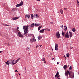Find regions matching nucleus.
<instances>
[{"label":"nucleus","instance_id":"f257e3e1","mask_svg":"<svg viewBox=\"0 0 79 79\" xmlns=\"http://www.w3.org/2000/svg\"><path fill=\"white\" fill-rule=\"evenodd\" d=\"M29 25H27V26H24L23 27V29H24V33L25 34H26L27 33H28V29Z\"/></svg>","mask_w":79,"mask_h":79},{"label":"nucleus","instance_id":"f03ea898","mask_svg":"<svg viewBox=\"0 0 79 79\" xmlns=\"http://www.w3.org/2000/svg\"><path fill=\"white\" fill-rule=\"evenodd\" d=\"M23 5V2L21 1L20 3L17 4L16 6V7H19L21 6H22Z\"/></svg>","mask_w":79,"mask_h":79},{"label":"nucleus","instance_id":"7ed1b4c3","mask_svg":"<svg viewBox=\"0 0 79 79\" xmlns=\"http://www.w3.org/2000/svg\"><path fill=\"white\" fill-rule=\"evenodd\" d=\"M18 31H19V32H18V35L19 36V37H22V38L23 37V35L21 34V32H20V31L19 30H18Z\"/></svg>","mask_w":79,"mask_h":79},{"label":"nucleus","instance_id":"20e7f679","mask_svg":"<svg viewBox=\"0 0 79 79\" xmlns=\"http://www.w3.org/2000/svg\"><path fill=\"white\" fill-rule=\"evenodd\" d=\"M69 71L68 70H67L66 72H65V75L67 77V79L68 78V76L69 75Z\"/></svg>","mask_w":79,"mask_h":79},{"label":"nucleus","instance_id":"39448f33","mask_svg":"<svg viewBox=\"0 0 79 79\" xmlns=\"http://www.w3.org/2000/svg\"><path fill=\"white\" fill-rule=\"evenodd\" d=\"M56 36L57 38H60V37H61L59 32H58L56 33Z\"/></svg>","mask_w":79,"mask_h":79},{"label":"nucleus","instance_id":"423d86ee","mask_svg":"<svg viewBox=\"0 0 79 79\" xmlns=\"http://www.w3.org/2000/svg\"><path fill=\"white\" fill-rule=\"evenodd\" d=\"M65 38H67V39H69V34L67 32L66 33V34L64 36Z\"/></svg>","mask_w":79,"mask_h":79},{"label":"nucleus","instance_id":"0eeeda50","mask_svg":"<svg viewBox=\"0 0 79 79\" xmlns=\"http://www.w3.org/2000/svg\"><path fill=\"white\" fill-rule=\"evenodd\" d=\"M32 35V34H27L25 35V36H26V37H31Z\"/></svg>","mask_w":79,"mask_h":79},{"label":"nucleus","instance_id":"6e6552de","mask_svg":"<svg viewBox=\"0 0 79 79\" xmlns=\"http://www.w3.org/2000/svg\"><path fill=\"white\" fill-rule=\"evenodd\" d=\"M69 36L70 37H71L72 36H73V33L71 31H69Z\"/></svg>","mask_w":79,"mask_h":79},{"label":"nucleus","instance_id":"1a4fd4ad","mask_svg":"<svg viewBox=\"0 0 79 79\" xmlns=\"http://www.w3.org/2000/svg\"><path fill=\"white\" fill-rule=\"evenodd\" d=\"M69 77L70 78H74V76L71 75V74H70V72L69 73Z\"/></svg>","mask_w":79,"mask_h":79},{"label":"nucleus","instance_id":"9d476101","mask_svg":"<svg viewBox=\"0 0 79 79\" xmlns=\"http://www.w3.org/2000/svg\"><path fill=\"white\" fill-rule=\"evenodd\" d=\"M12 66H13L14 65V64H16V62H15V60H12Z\"/></svg>","mask_w":79,"mask_h":79},{"label":"nucleus","instance_id":"9b49d317","mask_svg":"<svg viewBox=\"0 0 79 79\" xmlns=\"http://www.w3.org/2000/svg\"><path fill=\"white\" fill-rule=\"evenodd\" d=\"M18 18H18V17H15V18H12V20H16V19H18Z\"/></svg>","mask_w":79,"mask_h":79},{"label":"nucleus","instance_id":"f8f14e48","mask_svg":"<svg viewBox=\"0 0 79 79\" xmlns=\"http://www.w3.org/2000/svg\"><path fill=\"white\" fill-rule=\"evenodd\" d=\"M35 26L36 27H37V26H40V23H35Z\"/></svg>","mask_w":79,"mask_h":79},{"label":"nucleus","instance_id":"ddd939ff","mask_svg":"<svg viewBox=\"0 0 79 79\" xmlns=\"http://www.w3.org/2000/svg\"><path fill=\"white\" fill-rule=\"evenodd\" d=\"M44 32V29H43L40 31V33H43Z\"/></svg>","mask_w":79,"mask_h":79},{"label":"nucleus","instance_id":"4468645a","mask_svg":"<svg viewBox=\"0 0 79 79\" xmlns=\"http://www.w3.org/2000/svg\"><path fill=\"white\" fill-rule=\"evenodd\" d=\"M62 36H63V37H64V36L65 35V32H63V31H62Z\"/></svg>","mask_w":79,"mask_h":79},{"label":"nucleus","instance_id":"2eb2a0df","mask_svg":"<svg viewBox=\"0 0 79 79\" xmlns=\"http://www.w3.org/2000/svg\"><path fill=\"white\" fill-rule=\"evenodd\" d=\"M25 16H26V18L27 17L28 19L29 18H30V15H25Z\"/></svg>","mask_w":79,"mask_h":79},{"label":"nucleus","instance_id":"dca6fc26","mask_svg":"<svg viewBox=\"0 0 79 79\" xmlns=\"http://www.w3.org/2000/svg\"><path fill=\"white\" fill-rule=\"evenodd\" d=\"M32 42H35L36 41V40L35 38H33V40H31Z\"/></svg>","mask_w":79,"mask_h":79},{"label":"nucleus","instance_id":"f3484780","mask_svg":"<svg viewBox=\"0 0 79 79\" xmlns=\"http://www.w3.org/2000/svg\"><path fill=\"white\" fill-rule=\"evenodd\" d=\"M60 13H61V14H62V15H63V10L60 9Z\"/></svg>","mask_w":79,"mask_h":79},{"label":"nucleus","instance_id":"a211bd4d","mask_svg":"<svg viewBox=\"0 0 79 79\" xmlns=\"http://www.w3.org/2000/svg\"><path fill=\"white\" fill-rule=\"evenodd\" d=\"M31 19H34V18H33V17H34V15H33V14H32L31 15Z\"/></svg>","mask_w":79,"mask_h":79},{"label":"nucleus","instance_id":"6ab92c4d","mask_svg":"<svg viewBox=\"0 0 79 79\" xmlns=\"http://www.w3.org/2000/svg\"><path fill=\"white\" fill-rule=\"evenodd\" d=\"M26 50H27V51H29L30 50V48H26Z\"/></svg>","mask_w":79,"mask_h":79},{"label":"nucleus","instance_id":"aec40b11","mask_svg":"<svg viewBox=\"0 0 79 79\" xmlns=\"http://www.w3.org/2000/svg\"><path fill=\"white\" fill-rule=\"evenodd\" d=\"M9 64H12V60H10L9 62Z\"/></svg>","mask_w":79,"mask_h":79},{"label":"nucleus","instance_id":"412c9836","mask_svg":"<svg viewBox=\"0 0 79 79\" xmlns=\"http://www.w3.org/2000/svg\"><path fill=\"white\" fill-rule=\"evenodd\" d=\"M67 68V65H64V69H66Z\"/></svg>","mask_w":79,"mask_h":79},{"label":"nucleus","instance_id":"4be33fe9","mask_svg":"<svg viewBox=\"0 0 79 79\" xmlns=\"http://www.w3.org/2000/svg\"><path fill=\"white\" fill-rule=\"evenodd\" d=\"M72 31H73V32H75V31H76V29H75V28H73Z\"/></svg>","mask_w":79,"mask_h":79},{"label":"nucleus","instance_id":"5701e85b","mask_svg":"<svg viewBox=\"0 0 79 79\" xmlns=\"http://www.w3.org/2000/svg\"><path fill=\"white\" fill-rule=\"evenodd\" d=\"M9 60H8L6 62H5V63L6 64H7L8 65H9Z\"/></svg>","mask_w":79,"mask_h":79},{"label":"nucleus","instance_id":"b1692460","mask_svg":"<svg viewBox=\"0 0 79 79\" xmlns=\"http://www.w3.org/2000/svg\"><path fill=\"white\" fill-rule=\"evenodd\" d=\"M42 39V37L41 36H39L38 37V39L39 40H40V39Z\"/></svg>","mask_w":79,"mask_h":79},{"label":"nucleus","instance_id":"393cba45","mask_svg":"<svg viewBox=\"0 0 79 79\" xmlns=\"http://www.w3.org/2000/svg\"><path fill=\"white\" fill-rule=\"evenodd\" d=\"M19 60H20V58H18L15 61V63H17V62H18V61H19Z\"/></svg>","mask_w":79,"mask_h":79},{"label":"nucleus","instance_id":"a878e982","mask_svg":"<svg viewBox=\"0 0 79 79\" xmlns=\"http://www.w3.org/2000/svg\"><path fill=\"white\" fill-rule=\"evenodd\" d=\"M58 47V44H55V48Z\"/></svg>","mask_w":79,"mask_h":79},{"label":"nucleus","instance_id":"bb28decb","mask_svg":"<svg viewBox=\"0 0 79 79\" xmlns=\"http://www.w3.org/2000/svg\"><path fill=\"white\" fill-rule=\"evenodd\" d=\"M31 27H34V23L31 24L30 26Z\"/></svg>","mask_w":79,"mask_h":79},{"label":"nucleus","instance_id":"cd10ccee","mask_svg":"<svg viewBox=\"0 0 79 79\" xmlns=\"http://www.w3.org/2000/svg\"><path fill=\"white\" fill-rule=\"evenodd\" d=\"M66 56L67 57H69V53H68L66 54Z\"/></svg>","mask_w":79,"mask_h":79},{"label":"nucleus","instance_id":"c85d7f7f","mask_svg":"<svg viewBox=\"0 0 79 79\" xmlns=\"http://www.w3.org/2000/svg\"><path fill=\"white\" fill-rule=\"evenodd\" d=\"M55 50H58V47L55 48Z\"/></svg>","mask_w":79,"mask_h":79},{"label":"nucleus","instance_id":"c756f323","mask_svg":"<svg viewBox=\"0 0 79 79\" xmlns=\"http://www.w3.org/2000/svg\"><path fill=\"white\" fill-rule=\"evenodd\" d=\"M35 16H36V18H38V17H39V16L38 15H37V14H36L35 15Z\"/></svg>","mask_w":79,"mask_h":79},{"label":"nucleus","instance_id":"7c9ffc66","mask_svg":"<svg viewBox=\"0 0 79 79\" xmlns=\"http://www.w3.org/2000/svg\"><path fill=\"white\" fill-rule=\"evenodd\" d=\"M58 74H59V73L58 72H57L56 74V75L57 76H58Z\"/></svg>","mask_w":79,"mask_h":79},{"label":"nucleus","instance_id":"2f4dec72","mask_svg":"<svg viewBox=\"0 0 79 79\" xmlns=\"http://www.w3.org/2000/svg\"><path fill=\"white\" fill-rule=\"evenodd\" d=\"M64 9L66 10V11H67V10H68V8H64Z\"/></svg>","mask_w":79,"mask_h":79},{"label":"nucleus","instance_id":"473e14b6","mask_svg":"<svg viewBox=\"0 0 79 79\" xmlns=\"http://www.w3.org/2000/svg\"><path fill=\"white\" fill-rule=\"evenodd\" d=\"M42 61H45V58H43L42 59Z\"/></svg>","mask_w":79,"mask_h":79},{"label":"nucleus","instance_id":"72a5a7b5","mask_svg":"<svg viewBox=\"0 0 79 79\" xmlns=\"http://www.w3.org/2000/svg\"><path fill=\"white\" fill-rule=\"evenodd\" d=\"M32 37H33V39L35 38V37H34V35H33V34H32Z\"/></svg>","mask_w":79,"mask_h":79},{"label":"nucleus","instance_id":"f704fd0d","mask_svg":"<svg viewBox=\"0 0 79 79\" xmlns=\"http://www.w3.org/2000/svg\"><path fill=\"white\" fill-rule=\"evenodd\" d=\"M39 27L40 29V28L42 27V25L40 26Z\"/></svg>","mask_w":79,"mask_h":79},{"label":"nucleus","instance_id":"c9c22d12","mask_svg":"<svg viewBox=\"0 0 79 79\" xmlns=\"http://www.w3.org/2000/svg\"><path fill=\"white\" fill-rule=\"evenodd\" d=\"M69 69H70V70L72 69V67H71V66H70V67L69 68Z\"/></svg>","mask_w":79,"mask_h":79},{"label":"nucleus","instance_id":"e433bc0d","mask_svg":"<svg viewBox=\"0 0 79 79\" xmlns=\"http://www.w3.org/2000/svg\"><path fill=\"white\" fill-rule=\"evenodd\" d=\"M38 30L39 31V30H40V28L38 27Z\"/></svg>","mask_w":79,"mask_h":79},{"label":"nucleus","instance_id":"4c0bfd02","mask_svg":"<svg viewBox=\"0 0 79 79\" xmlns=\"http://www.w3.org/2000/svg\"><path fill=\"white\" fill-rule=\"evenodd\" d=\"M40 46H38V45H37L36 47V48H37V47H39Z\"/></svg>","mask_w":79,"mask_h":79},{"label":"nucleus","instance_id":"58836bf2","mask_svg":"<svg viewBox=\"0 0 79 79\" xmlns=\"http://www.w3.org/2000/svg\"><path fill=\"white\" fill-rule=\"evenodd\" d=\"M58 77H60V75H59L57 77V78H58Z\"/></svg>","mask_w":79,"mask_h":79},{"label":"nucleus","instance_id":"ea45409f","mask_svg":"<svg viewBox=\"0 0 79 79\" xmlns=\"http://www.w3.org/2000/svg\"><path fill=\"white\" fill-rule=\"evenodd\" d=\"M64 57H65V60H66V56H65V55L64 56Z\"/></svg>","mask_w":79,"mask_h":79},{"label":"nucleus","instance_id":"a19ab883","mask_svg":"<svg viewBox=\"0 0 79 79\" xmlns=\"http://www.w3.org/2000/svg\"><path fill=\"white\" fill-rule=\"evenodd\" d=\"M50 24H53V23L52 22H50Z\"/></svg>","mask_w":79,"mask_h":79},{"label":"nucleus","instance_id":"79ce46f5","mask_svg":"<svg viewBox=\"0 0 79 79\" xmlns=\"http://www.w3.org/2000/svg\"><path fill=\"white\" fill-rule=\"evenodd\" d=\"M4 25H5V26H7V24H4Z\"/></svg>","mask_w":79,"mask_h":79},{"label":"nucleus","instance_id":"37998d69","mask_svg":"<svg viewBox=\"0 0 79 79\" xmlns=\"http://www.w3.org/2000/svg\"><path fill=\"white\" fill-rule=\"evenodd\" d=\"M56 76H57V75H56L55 76V77H56Z\"/></svg>","mask_w":79,"mask_h":79},{"label":"nucleus","instance_id":"c03bdc74","mask_svg":"<svg viewBox=\"0 0 79 79\" xmlns=\"http://www.w3.org/2000/svg\"><path fill=\"white\" fill-rule=\"evenodd\" d=\"M24 68H25V70H26V67H25Z\"/></svg>","mask_w":79,"mask_h":79},{"label":"nucleus","instance_id":"a18cd8bd","mask_svg":"<svg viewBox=\"0 0 79 79\" xmlns=\"http://www.w3.org/2000/svg\"><path fill=\"white\" fill-rule=\"evenodd\" d=\"M70 48H71V49H72L73 48V47H70Z\"/></svg>","mask_w":79,"mask_h":79},{"label":"nucleus","instance_id":"49530a36","mask_svg":"<svg viewBox=\"0 0 79 79\" xmlns=\"http://www.w3.org/2000/svg\"><path fill=\"white\" fill-rule=\"evenodd\" d=\"M57 64H59V62H57Z\"/></svg>","mask_w":79,"mask_h":79},{"label":"nucleus","instance_id":"de8ad7c7","mask_svg":"<svg viewBox=\"0 0 79 79\" xmlns=\"http://www.w3.org/2000/svg\"><path fill=\"white\" fill-rule=\"evenodd\" d=\"M17 29H19V27H17Z\"/></svg>","mask_w":79,"mask_h":79},{"label":"nucleus","instance_id":"09e8293b","mask_svg":"<svg viewBox=\"0 0 79 79\" xmlns=\"http://www.w3.org/2000/svg\"><path fill=\"white\" fill-rule=\"evenodd\" d=\"M40 0H36V1H40Z\"/></svg>","mask_w":79,"mask_h":79},{"label":"nucleus","instance_id":"8fccbe9b","mask_svg":"<svg viewBox=\"0 0 79 79\" xmlns=\"http://www.w3.org/2000/svg\"><path fill=\"white\" fill-rule=\"evenodd\" d=\"M2 51H0V53H2Z\"/></svg>","mask_w":79,"mask_h":79},{"label":"nucleus","instance_id":"3c124183","mask_svg":"<svg viewBox=\"0 0 79 79\" xmlns=\"http://www.w3.org/2000/svg\"><path fill=\"white\" fill-rule=\"evenodd\" d=\"M41 47H42V45H41V46H40V48Z\"/></svg>","mask_w":79,"mask_h":79},{"label":"nucleus","instance_id":"603ef678","mask_svg":"<svg viewBox=\"0 0 79 79\" xmlns=\"http://www.w3.org/2000/svg\"><path fill=\"white\" fill-rule=\"evenodd\" d=\"M66 29L65 30H67V27H66V28H65Z\"/></svg>","mask_w":79,"mask_h":79},{"label":"nucleus","instance_id":"864d4df0","mask_svg":"<svg viewBox=\"0 0 79 79\" xmlns=\"http://www.w3.org/2000/svg\"><path fill=\"white\" fill-rule=\"evenodd\" d=\"M48 31H50V29H48Z\"/></svg>","mask_w":79,"mask_h":79},{"label":"nucleus","instance_id":"5fc2aeb1","mask_svg":"<svg viewBox=\"0 0 79 79\" xmlns=\"http://www.w3.org/2000/svg\"><path fill=\"white\" fill-rule=\"evenodd\" d=\"M9 26V25H7V26Z\"/></svg>","mask_w":79,"mask_h":79},{"label":"nucleus","instance_id":"6e6d98bb","mask_svg":"<svg viewBox=\"0 0 79 79\" xmlns=\"http://www.w3.org/2000/svg\"><path fill=\"white\" fill-rule=\"evenodd\" d=\"M15 72H17V70H15Z\"/></svg>","mask_w":79,"mask_h":79},{"label":"nucleus","instance_id":"4d7b16f0","mask_svg":"<svg viewBox=\"0 0 79 79\" xmlns=\"http://www.w3.org/2000/svg\"><path fill=\"white\" fill-rule=\"evenodd\" d=\"M46 63V62H44V63Z\"/></svg>","mask_w":79,"mask_h":79},{"label":"nucleus","instance_id":"13d9d810","mask_svg":"<svg viewBox=\"0 0 79 79\" xmlns=\"http://www.w3.org/2000/svg\"><path fill=\"white\" fill-rule=\"evenodd\" d=\"M29 55H30L31 54V53H29Z\"/></svg>","mask_w":79,"mask_h":79},{"label":"nucleus","instance_id":"bf43d9fd","mask_svg":"<svg viewBox=\"0 0 79 79\" xmlns=\"http://www.w3.org/2000/svg\"><path fill=\"white\" fill-rule=\"evenodd\" d=\"M54 58H53L52 59V60H54Z\"/></svg>","mask_w":79,"mask_h":79},{"label":"nucleus","instance_id":"052dcab7","mask_svg":"<svg viewBox=\"0 0 79 79\" xmlns=\"http://www.w3.org/2000/svg\"><path fill=\"white\" fill-rule=\"evenodd\" d=\"M62 28H63V25H62Z\"/></svg>","mask_w":79,"mask_h":79},{"label":"nucleus","instance_id":"680f3d73","mask_svg":"<svg viewBox=\"0 0 79 79\" xmlns=\"http://www.w3.org/2000/svg\"><path fill=\"white\" fill-rule=\"evenodd\" d=\"M58 79H60V78H58Z\"/></svg>","mask_w":79,"mask_h":79},{"label":"nucleus","instance_id":"e2e57ef3","mask_svg":"<svg viewBox=\"0 0 79 79\" xmlns=\"http://www.w3.org/2000/svg\"><path fill=\"white\" fill-rule=\"evenodd\" d=\"M7 44L8 45H9V43H8Z\"/></svg>","mask_w":79,"mask_h":79},{"label":"nucleus","instance_id":"0e129e2a","mask_svg":"<svg viewBox=\"0 0 79 79\" xmlns=\"http://www.w3.org/2000/svg\"><path fill=\"white\" fill-rule=\"evenodd\" d=\"M78 3H79L78 5H79V2H78Z\"/></svg>","mask_w":79,"mask_h":79},{"label":"nucleus","instance_id":"69168bd1","mask_svg":"<svg viewBox=\"0 0 79 79\" xmlns=\"http://www.w3.org/2000/svg\"><path fill=\"white\" fill-rule=\"evenodd\" d=\"M19 75H21V74H19Z\"/></svg>","mask_w":79,"mask_h":79},{"label":"nucleus","instance_id":"338daca9","mask_svg":"<svg viewBox=\"0 0 79 79\" xmlns=\"http://www.w3.org/2000/svg\"><path fill=\"white\" fill-rule=\"evenodd\" d=\"M44 30H45H45H46V29H44Z\"/></svg>","mask_w":79,"mask_h":79},{"label":"nucleus","instance_id":"774afa93","mask_svg":"<svg viewBox=\"0 0 79 79\" xmlns=\"http://www.w3.org/2000/svg\"><path fill=\"white\" fill-rule=\"evenodd\" d=\"M68 66H69V65H68Z\"/></svg>","mask_w":79,"mask_h":79}]
</instances>
